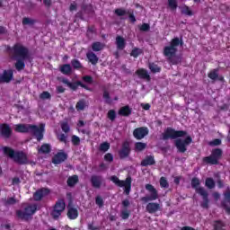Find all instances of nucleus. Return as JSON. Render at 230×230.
I'll list each match as a JSON object with an SVG mask.
<instances>
[{"label":"nucleus","instance_id":"nucleus-1","mask_svg":"<svg viewBox=\"0 0 230 230\" xmlns=\"http://www.w3.org/2000/svg\"><path fill=\"white\" fill-rule=\"evenodd\" d=\"M185 136H187L185 137ZM179 137H185L184 139ZM163 141H168V139H176L174 146L180 154H184L188 150V146L193 143L191 136H188V131L175 130L173 128H167L162 133Z\"/></svg>","mask_w":230,"mask_h":230},{"label":"nucleus","instance_id":"nucleus-2","mask_svg":"<svg viewBox=\"0 0 230 230\" xmlns=\"http://www.w3.org/2000/svg\"><path fill=\"white\" fill-rule=\"evenodd\" d=\"M11 53L16 60L14 66L16 71H22L26 67L25 60H31L30 49L21 43L14 44L11 49Z\"/></svg>","mask_w":230,"mask_h":230},{"label":"nucleus","instance_id":"nucleus-3","mask_svg":"<svg viewBox=\"0 0 230 230\" xmlns=\"http://www.w3.org/2000/svg\"><path fill=\"white\" fill-rule=\"evenodd\" d=\"M184 42L182 41V39L175 37L171 40L169 46H165L164 48V56L167 58L168 62L172 66H178V64L182 62V57L176 55L178 51L177 48H179V46H182Z\"/></svg>","mask_w":230,"mask_h":230},{"label":"nucleus","instance_id":"nucleus-4","mask_svg":"<svg viewBox=\"0 0 230 230\" xmlns=\"http://www.w3.org/2000/svg\"><path fill=\"white\" fill-rule=\"evenodd\" d=\"M190 184L196 193L202 197L203 201L200 203V207L203 208V209H209V193H208V190H206L204 187H200V180L194 177L191 179Z\"/></svg>","mask_w":230,"mask_h":230},{"label":"nucleus","instance_id":"nucleus-5","mask_svg":"<svg viewBox=\"0 0 230 230\" xmlns=\"http://www.w3.org/2000/svg\"><path fill=\"white\" fill-rule=\"evenodd\" d=\"M4 155L13 159L17 164H28V155L22 151H15L12 147L4 146L3 148Z\"/></svg>","mask_w":230,"mask_h":230},{"label":"nucleus","instance_id":"nucleus-6","mask_svg":"<svg viewBox=\"0 0 230 230\" xmlns=\"http://www.w3.org/2000/svg\"><path fill=\"white\" fill-rule=\"evenodd\" d=\"M111 181H112L116 186H119V188H124L125 195H130L132 190V177L128 176L125 181H121L118 176H111Z\"/></svg>","mask_w":230,"mask_h":230},{"label":"nucleus","instance_id":"nucleus-7","mask_svg":"<svg viewBox=\"0 0 230 230\" xmlns=\"http://www.w3.org/2000/svg\"><path fill=\"white\" fill-rule=\"evenodd\" d=\"M222 154H223L222 149L220 148L213 149L209 156L203 157V163H205V164L217 165L218 164V161L222 159Z\"/></svg>","mask_w":230,"mask_h":230},{"label":"nucleus","instance_id":"nucleus-8","mask_svg":"<svg viewBox=\"0 0 230 230\" xmlns=\"http://www.w3.org/2000/svg\"><path fill=\"white\" fill-rule=\"evenodd\" d=\"M37 213V205H29L25 207L24 211L22 210H17L16 216L21 220H29L30 217H33Z\"/></svg>","mask_w":230,"mask_h":230},{"label":"nucleus","instance_id":"nucleus-9","mask_svg":"<svg viewBox=\"0 0 230 230\" xmlns=\"http://www.w3.org/2000/svg\"><path fill=\"white\" fill-rule=\"evenodd\" d=\"M65 210H66V201L64 200V199H60L55 203L53 207V210L50 213V215L52 218H54V220H57L60 218V217L62 216V213H64Z\"/></svg>","mask_w":230,"mask_h":230},{"label":"nucleus","instance_id":"nucleus-10","mask_svg":"<svg viewBox=\"0 0 230 230\" xmlns=\"http://www.w3.org/2000/svg\"><path fill=\"white\" fill-rule=\"evenodd\" d=\"M146 190L150 193L149 196H145L141 198V202H151L152 200H157L159 199V193L157 189L154 185L147 183L146 184Z\"/></svg>","mask_w":230,"mask_h":230},{"label":"nucleus","instance_id":"nucleus-11","mask_svg":"<svg viewBox=\"0 0 230 230\" xmlns=\"http://www.w3.org/2000/svg\"><path fill=\"white\" fill-rule=\"evenodd\" d=\"M30 128L31 134L36 137L37 141H42L44 139V132H46L45 124H40L39 127L37 125H31Z\"/></svg>","mask_w":230,"mask_h":230},{"label":"nucleus","instance_id":"nucleus-12","mask_svg":"<svg viewBox=\"0 0 230 230\" xmlns=\"http://www.w3.org/2000/svg\"><path fill=\"white\" fill-rule=\"evenodd\" d=\"M131 152L132 149L130 148V142L125 140L119 150V159H127V157H129Z\"/></svg>","mask_w":230,"mask_h":230},{"label":"nucleus","instance_id":"nucleus-13","mask_svg":"<svg viewBox=\"0 0 230 230\" xmlns=\"http://www.w3.org/2000/svg\"><path fill=\"white\" fill-rule=\"evenodd\" d=\"M149 133L150 130L147 127H139L133 130V137L137 141H141V139H145Z\"/></svg>","mask_w":230,"mask_h":230},{"label":"nucleus","instance_id":"nucleus-14","mask_svg":"<svg viewBox=\"0 0 230 230\" xmlns=\"http://www.w3.org/2000/svg\"><path fill=\"white\" fill-rule=\"evenodd\" d=\"M64 161H67V154H66V152H64V151L58 152L52 157L53 164H62V163H64Z\"/></svg>","mask_w":230,"mask_h":230},{"label":"nucleus","instance_id":"nucleus-15","mask_svg":"<svg viewBox=\"0 0 230 230\" xmlns=\"http://www.w3.org/2000/svg\"><path fill=\"white\" fill-rule=\"evenodd\" d=\"M128 206H130V200L127 199L122 200V207L124 208V209L120 211V218H122V220H128L130 217V210L127 209Z\"/></svg>","mask_w":230,"mask_h":230},{"label":"nucleus","instance_id":"nucleus-16","mask_svg":"<svg viewBox=\"0 0 230 230\" xmlns=\"http://www.w3.org/2000/svg\"><path fill=\"white\" fill-rule=\"evenodd\" d=\"M13 131L12 130V128L10 125L4 123L1 124V136L2 137H4V139H10L12 137V134Z\"/></svg>","mask_w":230,"mask_h":230},{"label":"nucleus","instance_id":"nucleus-17","mask_svg":"<svg viewBox=\"0 0 230 230\" xmlns=\"http://www.w3.org/2000/svg\"><path fill=\"white\" fill-rule=\"evenodd\" d=\"M146 211L150 215H154L157 213V211H161V204L156 202H149L146 207Z\"/></svg>","mask_w":230,"mask_h":230},{"label":"nucleus","instance_id":"nucleus-18","mask_svg":"<svg viewBox=\"0 0 230 230\" xmlns=\"http://www.w3.org/2000/svg\"><path fill=\"white\" fill-rule=\"evenodd\" d=\"M90 182H91L93 188H95V190H100L102 188L103 180H102V176L94 174V175L91 176Z\"/></svg>","mask_w":230,"mask_h":230},{"label":"nucleus","instance_id":"nucleus-19","mask_svg":"<svg viewBox=\"0 0 230 230\" xmlns=\"http://www.w3.org/2000/svg\"><path fill=\"white\" fill-rule=\"evenodd\" d=\"M12 80H13V70H4V73L1 75V82L4 84H10Z\"/></svg>","mask_w":230,"mask_h":230},{"label":"nucleus","instance_id":"nucleus-20","mask_svg":"<svg viewBox=\"0 0 230 230\" xmlns=\"http://www.w3.org/2000/svg\"><path fill=\"white\" fill-rule=\"evenodd\" d=\"M47 195H49V189L42 188L38 190L36 192L33 194V199L36 202L40 201L41 199H44Z\"/></svg>","mask_w":230,"mask_h":230},{"label":"nucleus","instance_id":"nucleus-21","mask_svg":"<svg viewBox=\"0 0 230 230\" xmlns=\"http://www.w3.org/2000/svg\"><path fill=\"white\" fill-rule=\"evenodd\" d=\"M135 75H137L140 80H146V82H150V80H152L150 74H148V71L145 68L137 69Z\"/></svg>","mask_w":230,"mask_h":230},{"label":"nucleus","instance_id":"nucleus-22","mask_svg":"<svg viewBox=\"0 0 230 230\" xmlns=\"http://www.w3.org/2000/svg\"><path fill=\"white\" fill-rule=\"evenodd\" d=\"M31 124H16L14 131L20 134H28L30 132Z\"/></svg>","mask_w":230,"mask_h":230},{"label":"nucleus","instance_id":"nucleus-23","mask_svg":"<svg viewBox=\"0 0 230 230\" xmlns=\"http://www.w3.org/2000/svg\"><path fill=\"white\" fill-rule=\"evenodd\" d=\"M115 44L119 51H123L127 48V40L122 36H117L115 39Z\"/></svg>","mask_w":230,"mask_h":230},{"label":"nucleus","instance_id":"nucleus-24","mask_svg":"<svg viewBox=\"0 0 230 230\" xmlns=\"http://www.w3.org/2000/svg\"><path fill=\"white\" fill-rule=\"evenodd\" d=\"M66 216L69 220H76L78 218V209L75 207L68 206Z\"/></svg>","mask_w":230,"mask_h":230},{"label":"nucleus","instance_id":"nucleus-25","mask_svg":"<svg viewBox=\"0 0 230 230\" xmlns=\"http://www.w3.org/2000/svg\"><path fill=\"white\" fill-rule=\"evenodd\" d=\"M154 164H155V158L154 157V155H146L140 164V165L144 167L154 166Z\"/></svg>","mask_w":230,"mask_h":230},{"label":"nucleus","instance_id":"nucleus-26","mask_svg":"<svg viewBox=\"0 0 230 230\" xmlns=\"http://www.w3.org/2000/svg\"><path fill=\"white\" fill-rule=\"evenodd\" d=\"M62 84L67 85V87H69V89H71L72 91H76L78 87H80V81L71 83L68 79L64 78L62 79Z\"/></svg>","mask_w":230,"mask_h":230},{"label":"nucleus","instance_id":"nucleus-27","mask_svg":"<svg viewBox=\"0 0 230 230\" xmlns=\"http://www.w3.org/2000/svg\"><path fill=\"white\" fill-rule=\"evenodd\" d=\"M132 114V109H130V106H123L119 110V115L124 116L125 118H128Z\"/></svg>","mask_w":230,"mask_h":230},{"label":"nucleus","instance_id":"nucleus-28","mask_svg":"<svg viewBox=\"0 0 230 230\" xmlns=\"http://www.w3.org/2000/svg\"><path fill=\"white\" fill-rule=\"evenodd\" d=\"M2 202L4 206H5V208H8L10 206H15V204L17 203V199H15V197L2 199Z\"/></svg>","mask_w":230,"mask_h":230},{"label":"nucleus","instance_id":"nucleus-29","mask_svg":"<svg viewBox=\"0 0 230 230\" xmlns=\"http://www.w3.org/2000/svg\"><path fill=\"white\" fill-rule=\"evenodd\" d=\"M59 70H60V73H62V75H71V73L73 72V68L71 67L70 64L62 65Z\"/></svg>","mask_w":230,"mask_h":230},{"label":"nucleus","instance_id":"nucleus-30","mask_svg":"<svg viewBox=\"0 0 230 230\" xmlns=\"http://www.w3.org/2000/svg\"><path fill=\"white\" fill-rule=\"evenodd\" d=\"M66 184L69 188L76 186V184H78V175L69 176L66 181Z\"/></svg>","mask_w":230,"mask_h":230},{"label":"nucleus","instance_id":"nucleus-31","mask_svg":"<svg viewBox=\"0 0 230 230\" xmlns=\"http://www.w3.org/2000/svg\"><path fill=\"white\" fill-rule=\"evenodd\" d=\"M22 24V26H34V24H37V20L30 17H23Z\"/></svg>","mask_w":230,"mask_h":230},{"label":"nucleus","instance_id":"nucleus-32","mask_svg":"<svg viewBox=\"0 0 230 230\" xmlns=\"http://www.w3.org/2000/svg\"><path fill=\"white\" fill-rule=\"evenodd\" d=\"M86 57L89 60V62L92 63L93 66H96V64H98V56H96V54H94V52H88L86 54Z\"/></svg>","mask_w":230,"mask_h":230},{"label":"nucleus","instance_id":"nucleus-33","mask_svg":"<svg viewBox=\"0 0 230 230\" xmlns=\"http://www.w3.org/2000/svg\"><path fill=\"white\" fill-rule=\"evenodd\" d=\"M213 227L214 230H226L224 227H226V223L222 220H215L213 222Z\"/></svg>","mask_w":230,"mask_h":230},{"label":"nucleus","instance_id":"nucleus-34","mask_svg":"<svg viewBox=\"0 0 230 230\" xmlns=\"http://www.w3.org/2000/svg\"><path fill=\"white\" fill-rule=\"evenodd\" d=\"M86 107L87 102L84 99L79 100L75 104L76 111H84Z\"/></svg>","mask_w":230,"mask_h":230},{"label":"nucleus","instance_id":"nucleus-35","mask_svg":"<svg viewBox=\"0 0 230 230\" xmlns=\"http://www.w3.org/2000/svg\"><path fill=\"white\" fill-rule=\"evenodd\" d=\"M103 48H105V45H103V43L99 42V41H94L92 44L93 51H102V49H103Z\"/></svg>","mask_w":230,"mask_h":230},{"label":"nucleus","instance_id":"nucleus-36","mask_svg":"<svg viewBox=\"0 0 230 230\" xmlns=\"http://www.w3.org/2000/svg\"><path fill=\"white\" fill-rule=\"evenodd\" d=\"M205 186L208 190H213L216 186L215 180H213V178H207L205 180Z\"/></svg>","mask_w":230,"mask_h":230},{"label":"nucleus","instance_id":"nucleus-37","mask_svg":"<svg viewBox=\"0 0 230 230\" xmlns=\"http://www.w3.org/2000/svg\"><path fill=\"white\" fill-rule=\"evenodd\" d=\"M146 148V143L143 142H136L135 143V150L136 152H143Z\"/></svg>","mask_w":230,"mask_h":230},{"label":"nucleus","instance_id":"nucleus-38","mask_svg":"<svg viewBox=\"0 0 230 230\" xmlns=\"http://www.w3.org/2000/svg\"><path fill=\"white\" fill-rule=\"evenodd\" d=\"M148 67L151 73H161V66H158L155 63H149Z\"/></svg>","mask_w":230,"mask_h":230},{"label":"nucleus","instance_id":"nucleus-39","mask_svg":"<svg viewBox=\"0 0 230 230\" xmlns=\"http://www.w3.org/2000/svg\"><path fill=\"white\" fill-rule=\"evenodd\" d=\"M71 66L74 69H82L84 67V66H82V63L80 62V60L74 58L71 60Z\"/></svg>","mask_w":230,"mask_h":230},{"label":"nucleus","instance_id":"nucleus-40","mask_svg":"<svg viewBox=\"0 0 230 230\" xmlns=\"http://www.w3.org/2000/svg\"><path fill=\"white\" fill-rule=\"evenodd\" d=\"M218 71H219L218 68H215L208 74V76L210 78V80L218 79Z\"/></svg>","mask_w":230,"mask_h":230},{"label":"nucleus","instance_id":"nucleus-41","mask_svg":"<svg viewBox=\"0 0 230 230\" xmlns=\"http://www.w3.org/2000/svg\"><path fill=\"white\" fill-rule=\"evenodd\" d=\"M40 152H41V154H49V152H51V146L49 144L41 145Z\"/></svg>","mask_w":230,"mask_h":230},{"label":"nucleus","instance_id":"nucleus-42","mask_svg":"<svg viewBox=\"0 0 230 230\" xmlns=\"http://www.w3.org/2000/svg\"><path fill=\"white\" fill-rule=\"evenodd\" d=\"M181 13L182 15H188L189 17H191L193 15V11L190 9V6L185 5L181 8Z\"/></svg>","mask_w":230,"mask_h":230},{"label":"nucleus","instance_id":"nucleus-43","mask_svg":"<svg viewBox=\"0 0 230 230\" xmlns=\"http://www.w3.org/2000/svg\"><path fill=\"white\" fill-rule=\"evenodd\" d=\"M143 53V50L139 48H134L130 52V57H133L134 58H137L139 55Z\"/></svg>","mask_w":230,"mask_h":230},{"label":"nucleus","instance_id":"nucleus-44","mask_svg":"<svg viewBox=\"0 0 230 230\" xmlns=\"http://www.w3.org/2000/svg\"><path fill=\"white\" fill-rule=\"evenodd\" d=\"M82 10L85 12V13H94V9L92 4H83Z\"/></svg>","mask_w":230,"mask_h":230},{"label":"nucleus","instance_id":"nucleus-45","mask_svg":"<svg viewBox=\"0 0 230 230\" xmlns=\"http://www.w3.org/2000/svg\"><path fill=\"white\" fill-rule=\"evenodd\" d=\"M102 98L103 100H105V103H108V104L112 103V101L111 100V93H109V91L107 90L103 91Z\"/></svg>","mask_w":230,"mask_h":230},{"label":"nucleus","instance_id":"nucleus-46","mask_svg":"<svg viewBox=\"0 0 230 230\" xmlns=\"http://www.w3.org/2000/svg\"><path fill=\"white\" fill-rule=\"evenodd\" d=\"M168 6L170 10H177V7L179 6V4H177V0H168Z\"/></svg>","mask_w":230,"mask_h":230},{"label":"nucleus","instance_id":"nucleus-47","mask_svg":"<svg viewBox=\"0 0 230 230\" xmlns=\"http://www.w3.org/2000/svg\"><path fill=\"white\" fill-rule=\"evenodd\" d=\"M114 13L118 15V17H123V15H127L128 12L123 8H117L115 9Z\"/></svg>","mask_w":230,"mask_h":230},{"label":"nucleus","instance_id":"nucleus-48","mask_svg":"<svg viewBox=\"0 0 230 230\" xmlns=\"http://www.w3.org/2000/svg\"><path fill=\"white\" fill-rule=\"evenodd\" d=\"M111 148V144L109 142H103L100 145L99 150L101 152H107Z\"/></svg>","mask_w":230,"mask_h":230},{"label":"nucleus","instance_id":"nucleus-49","mask_svg":"<svg viewBox=\"0 0 230 230\" xmlns=\"http://www.w3.org/2000/svg\"><path fill=\"white\" fill-rule=\"evenodd\" d=\"M40 100H51V93H49V92H42L40 94Z\"/></svg>","mask_w":230,"mask_h":230},{"label":"nucleus","instance_id":"nucleus-50","mask_svg":"<svg viewBox=\"0 0 230 230\" xmlns=\"http://www.w3.org/2000/svg\"><path fill=\"white\" fill-rule=\"evenodd\" d=\"M160 186L161 188H169L170 184L168 183V180L165 177L160 178Z\"/></svg>","mask_w":230,"mask_h":230},{"label":"nucleus","instance_id":"nucleus-51","mask_svg":"<svg viewBox=\"0 0 230 230\" xmlns=\"http://www.w3.org/2000/svg\"><path fill=\"white\" fill-rule=\"evenodd\" d=\"M61 129L63 130V132H65V134H67V132L71 130V128L69 127V124L67 122H63L61 123Z\"/></svg>","mask_w":230,"mask_h":230},{"label":"nucleus","instance_id":"nucleus-52","mask_svg":"<svg viewBox=\"0 0 230 230\" xmlns=\"http://www.w3.org/2000/svg\"><path fill=\"white\" fill-rule=\"evenodd\" d=\"M72 144L74 145V146H78V145H80V137L76 135H73Z\"/></svg>","mask_w":230,"mask_h":230},{"label":"nucleus","instance_id":"nucleus-53","mask_svg":"<svg viewBox=\"0 0 230 230\" xmlns=\"http://www.w3.org/2000/svg\"><path fill=\"white\" fill-rule=\"evenodd\" d=\"M108 118L111 119V121H114V119H116V111L110 110L108 111Z\"/></svg>","mask_w":230,"mask_h":230},{"label":"nucleus","instance_id":"nucleus-54","mask_svg":"<svg viewBox=\"0 0 230 230\" xmlns=\"http://www.w3.org/2000/svg\"><path fill=\"white\" fill-rule=\"evenodd\" d=\"M210 146H219L222 145V140L220 138H216L209 142Z\"/></svg>","mask_w":230,"mask_h":230},{"label":"nucleus","instance_id":"nucleus-55","mask_svg":"<svg viewBox=\"0 0 230 230\" xmlns=\"http://www.w3.org/2000/svg\"><path fill=\"white\" fill-rule=\"evenodd\" d=\"M95 204L99 206V208H103V199H102L100 196H97L95 198Z\"/></svg>","mask_w":230,"mask_h":230},{"label":"nucleus","instance_id":"nucleus-56","mask_svg":"<svg viewBox=\"0 0 230 230\" xmlns=\"http://www.w3.org/2000/svg\"><path fill=\"white\" fill-rule=\"evenodd\" d=\"M104 161H107L108 163H112V161H114V156L112 155V154L108 153L104 155Z\"/></svg>","mask_w":230,"mask_h":230},{"label":"nucleus","instance_id":"nucleus-57","mask_svg":"<svg viewBox=\"0 0 230 230\" xmlns=\"http://www.w3.org/2000/svg\"><path fill=\"white\" fill-rule=\"evenodd\" d=\"M82 80H83L85 84H93V76H91V75H84V76H83Z\"/></svg>","mask_w":230,"mask_h":230},{"label":"nucleus","instance_id":"nucleus-58","mask_svg":"<svg viewBox=\"0 0 230 230\" xmlns=\"http://www.w3.org/2000/svg\"><path fill=\"white\" fill-rule=\"evenodd\" d=\"M140 31H150V24L148 23H143L140 27H139Z\"/></svg>","mask_w":230,"mask_h":230},{"label":"nucleus","instance_id":"nucleus-59","mask_svg":"<svg viewBox=\"0 0 230 230\" xmlns=\"http://www.w3.org/2000/svg\"><path fill=\"white\" fill-rule=\"evenodd\" d=\"M87 228L89 230H100V226H94V222L88 223Z\"/></svg>","mask_w":230,"mask_h":230},{"label":"nucleus","instance_id":"nucleus-60","mask_svg":"<svg viewBox=\"0 0 230 230\" xmlns=\"http://www.w3.org/2000/svg\"><path fill=\"white\" fill-rule=\"evenodd\" d=\"M12 184L13 186H16L17 184H21V179H19V177L13 178Z\"/></svg>","mask_w":230,"mask_h":230},{"label":"nucleus","instance_id":"nucleus-61","mask_svg":"<svg viewBox=\"0 0 230 230\" xmlns=\"http://www.w3.org/2000/svg\"><path fill=\"white\" fill-rule=\"evenodd\" d=\"M59 141H61V143H67V137H66L65 134L59 135Z\"/></svg>","mask_w":230,"mask_h":230},{"label":"nucleus","instance_id":"nucleus-62","mask_svg":"<svg viewBox=\"0 0 230 230\" xmlns=\"http://www.w3.org/2000/svg\"><path fill=\"white\" fill-rule=\"evenodd\" d=\"M76 8H78V5L76 4V3H73V4H71L70 6H69L70 12H75V11H76Z\"/></svg>","mask_w":230,"mask_h":230},{"label":"nucleus","instance_id":"nucleus-63","mask_svg":"<svg viewBox=\"0 0 230 230\" xmlns=\"http://www.w3.org/2000/svg\"><path fill=\"white\" fill-rule=\"evenodd\" d=\"M57 91L58 93H66V88H64V86L62 85H59V86H57Z\"/></svg>","mask_w":230,"mask_h":230},{"label":"nucleus","instance_id":"nucleus-64","mask_svg":"<svg viewBox=\"0 0 230 230\" xmlns=\"http://www.w3.org/2000/svg\"><path fill=\"white\" fill-rule=\"evenodd\" d=\"M141 107L144 111H150V103L141 104Z\"/></svg>","mask_w":230,"mask_h":230}]
</instances>
